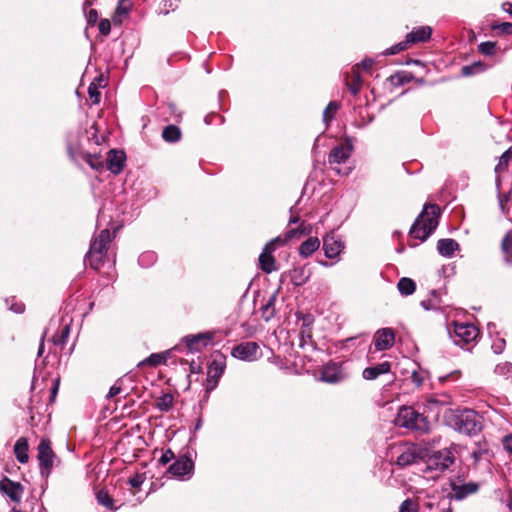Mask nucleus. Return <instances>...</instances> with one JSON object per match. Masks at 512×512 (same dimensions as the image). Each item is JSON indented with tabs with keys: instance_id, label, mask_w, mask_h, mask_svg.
Masks as SVG:
<instances>
[{
	"instance_id": "8",
	"label": "nucleus",
	"mask_w": 512,
	"mask_h": 512,
	"mask_svg": "<svg viewBox=\"0 0 512 512\" xmlns=\"http://www.w3.org/2000/svg\"><path fill=\"white\" fill-rule=\"evenodd\" d=\"M352 150L353 146L346 142L334 147L329 153L328 162L337 174L342 173L337 165L345 163L350 158Z\"/></svg>"
},
{
	"instance_id": "25",
	"label": "nucleus",
	"mask_w": 512,
	"mask_h": 512,
	"mask_svg": "<svg viewBox=\"0 0 512 512\" xmlns=\"http://www.w3.org/2000/svg\"><path fill=\"white\" fill-rule=\"evenodd\" d=\"M320 247V240L317 237H309L298 248V253L303 258L310 257Z\"/></svg>"
},
{
	"instance_id": "37",
	"label": "nucleus",
	"mask_w": 512,
	"mask_h": 512,
	"mask_svg": "<svg viewBox=\"0 0 512 512\" xmlns=\"http://www.w3.org/2000/svg\"><path fill=\"white\" fill-rule=\"evenodd\" d=\"M274 301L275 296H272L268 300V302L261 308V314L265 321H269L275 314Z\"/></svg>"
},
{
	"instance_id": "61",
	"label": "nucleus",
	"mask_w": 512,
	"mask_h": 512,
	"mask_svg": "<svg viewBox=\"0 0 512 512\" xmlns=\"http://www.w3.org/2000/svg\"><path fill=\"white\" fill-rule=\"evenodd\" d=\"M504 446L510 453H512V436L505 437Z\"/></svg>"
},
{
	"instance_id": "24",
	"label": "nucleus",
	"mask_w": 512,
	"mask_h": 512,
	"mask_svg": "<svg viewBox=\"0 0 512 512\" xmlns=\"http://www.w3.org/2000/svg\"><path fill=\"white\" fill-rule=\"evenodd\" d=\"M29 444L28 440L25 437H20L15 445H14V453L16 456V459L22 463L25 464L29 461Z\"/></svg>"
},
{
	"instance_id": "57",
	"label": "nucleus",
	"mask_w": 512,
	"mask_h": 512,
	"mask_svg": "<svg viewBox=\"0 0 512 512\" xmlns=\"http://www.w3.org/2000/svg\"><path fill=\"white\" fill-rule=\"evenodd\" d=\"M373 63L374 62L372 59H365L359 65H357L354 69L358 70V67L361 66L364 70H369L373 66Z\"/></svg>"
},
{
	"instance_id": "33",
	"label": "nucleus",
	"mask_w": 512,
	"mask_h": 512,
	"mask_svg": "<svg viewBox=\"0 0 512 512\" xmlns=\"http://www.w3.org/2000/svg\"><path fill=\"white\" fill-rule=\"evenodd\" d=\"M511 158H512V148H509L499 158V162L495 167V172L501 173V172L506 171Z\"/></svg>"
},
{
	"instance_id": "45",
	"label": "nucleus",
	"mask_w": 512,
	"mask_h": 512,
	"mask_svg": "<svg viewBox=\"0 0 512 512\" xmlns=\"http://www.w3.org/2000/svg\"><path fill=\"white\" fill-rule=\"evenodd\" d=\"M409 43L407 42V40L403 41V42H400L394 46H392L391 48L387 49L385 54L387 55H394V54H397L399 53L400 51H403L407 48V45Z\"/></svg>"
},
{
	"instance_id": "64",
	"label": "nucleus",
	"mask_w": 512,
	"mask_h": 512,
	"mask_svg": "<svg viewBox=\"0 0 512 512\" xmlns=\"http://www.w3.org/2000/svg\"><path fill=\"white\" fill-rule=\"evenodd\" d=\"M508 201V196L507 195H501L499 197V202H500V207L502 209V211H504V203Z\"/></svg>"
},
{
	"instance_id": "48",
	"label": "nucleus",
	"mask_w": 512,
	"mask_h": 512,
	"mask_svg": "<svg viewBox=\"0 0 512 512\" xmlns=\"http://www.w3.org/2000/svg\"><path fill=\"white\" fill-rule=\"evenodd\" d=\"M177 8V4L172 0H164L162 3V7L160 9V13L168 14L170 10H175Z\"/></svg>"
},
{
	"instance_id": "38",
	"label": "nucleus",
	"mask_w": 512,
	"mask_h": 512,
	"mask_svg": "<svg viewBox=\"0 0 512 512\" xmlns=\"http://www.w3.org/2000/svg\"><path fill=\"white\" fill-rule=\"evenodd\" d=\"M420 304L427 311L440 309V303L437 298L436 292H432L431 298L422 300Z\"/></svg>"
},
{
	"instance_id": "54",
	"label": "nucleus",
	"mask_w": 512,
	"mask_h": 512,
	"mask_svg": "<svg viewBox=\"0 0 512 512\" xmlns=\"http://www.w3.org/2000/svg\"><path fill=\"white\" fill-rule=\"evenodd\" d=\"M412 382L417 386H421L424 382V376L421 373L413 372L411 375Z\"/></svg>"
},
{
	"instance_id": "36",
	"label": "nucleus",
	"mask_w": 512,
	"mask_h": 512,
	"mask_svg": "<svg viewBox=\"0 0 512 512\" xmlns=\"http://www.w3.org/2000/svg\"><path fill=\"white\" fill-rule=\"evenodd\" d=\"M339 107V104L335 101H332L327 105L323 112V120L326 124H328L334 118Z\"/></svg>"
},
{
	"instance_id": "55",
	"label": "nucleus",
	"mask_w": 512,
	"mask_h": 512,
	"mask_svg": "<svg viewBox=\"0 0 512 512\" xmlns=\"http://www.w3.org/2000/svg\"><path fill=\"white\" fill-rule=\"evenodd\" d=\"M477 67H480V64H474V65H470V66H464L462 67V74L464 76H470L473 74L474 72V69L477 68Z\"/></svg>"
},
{
	"instance_id": "51",
	"label": "nucleus",
	"mask_w": 512,
	"mask_h": 512,
	"mask_svg": "<svg viewBox=\"0 0 512 512\" xmlns=\"http://www.w3.org/2000/svg\"><path fill=\"white\" fill-rule=\"evenodd\" d=\"M505 348V340L500 338L493 342L492 349L496 354H500L503 352Z\"/></svg>"
},
{
	"instance_id": "20",
	"label": "nucleus",
	"mask_w": 512,
	"mask_h": 512,
	"mask_svg": "<svg viewBox=\"0 0 512 512\" xmlns=\"http://www.w3.org/2000/svg\"><path fill=\"white\" fill-rule=\"evenodd\" d=\"M391 364L388 361H384L372 367H367L363 370L362 376L366 380H374L382 374H386L390 371Z\"/></svg>"
},
{
	"instance_id": "52",
	"label": "nucleus",
	"mask_w": 512,
	"mask_h": 512,
	"mask_svg": "<svg viewBox=\"0 0 512 512\" xmlns=\"http://www.w3.org/2000/svg\"><path fill=\"white\" fill-rule=\"evenodd\" d=\"M173 458H174V453H173L170 449H168V450H166V451L162 454V456H161V458H160V460H159V461H160V463H161V464L166 465V464H167V463H169Z\"/></svg>"
},
{
	"instance_id": "23",
	"label": "nucleus",
	"mask_w": 512,
	"mask_h": 512,
	"mask_svg": "<svg viewBox=\"0 0 512 512\" xmlns=\"http://www.w3.org/2000/svg\"><path fill=\"white\" fill-rule=\"evenodd\" d=\"M459 249V244L454 239H440L437 242V251L441 256L452 257Z\"/></svg>"
},
{
	"instance_id": "60",
	"label": "nucleus",
	"mask_w": 512,
	"mask_h": 512,
	"mask_svg": "<svg viewBox=\"0 0 512 512\" xmlns=\"http://www.w3.org/2000/svg\"><path fill=\"white\" fill-rule=\"evenodd\" d=\"M142 482H143V479H142V477H141V476H139V475H136L135 477H133V478H131V479L129 480L130 485H131L132 487H135V488H136V487H139V486L142 484Z\"/></svg>"
},
{
	"instance_id": "28",
	"label": "nucleus",
	"mask_w": 512,
	"mask_h": 512,
	"mask_svg": "<svg viewBox=\"0 0 512 512\" xmlns=\"http://www.w3.org/2000/svg\"><path fill=\"white\" fill-rule=\"evenodd\" d=\"M417 459V454L414 448L407 447L396 460L397 465L399 466H408L413 464Z\"/></svg>"
},
{
	"instance_id": "41",
	"label": "nucleus",
	"mask_w": 512,
	"mask_h": 512,
	"mask_svg": "<svg viewBox=\"0 0 512 512\" xmlns=\"http://www.w3.org/2000/svg\"><path fill=\"white\" fill-rule=\"evenodd\" d=\"M478 48L483 55L491 56L496 52V43L491 41L482 42Z\"/></svg>"
},
{
	"instance_id": "53",
	"label": "nucleus",
	"mask_w": 512,
	"mask_h": 512,
	"mask_svg": "<svg viewBox=\"0 0 512 512\" xmlns=\"http://www.w3.org/2000/svg\"><path fill=\"white\" fill-rule=\"evenodd\" d=\"M497 28L504 34L512 35V23L510 22L501 23Z\"/></svg>"
},
{
	"instance_id": "62",
	"label": "nucleus",
	"mask_w": 512,
	"mask_h": 512,
	"mask_svg": "<svg viewBox=\"0 0 512 512\" xmlns=\"http://www.w3.org/2000/svg\"><path fill=\"white\" fill-rule=\"evenodd\" d=\"M16 313H22L24 311V305L22 303H17L10 307Z\"/></svg>"
},
{
	"instance_id": "63",
	"label": "nucleus",
	"mask_w": 512,
	"mask_h": 512,
	"mask_svg": "<svg viewBox=\"0 0 512 512\" xmlns=\"http://www.w3.org/2000/svg\"><path fill=\"white\" fill-rule=\"evenodd\" d=\"M503 9L505 12H507L508 14L512 15V3L511 2H506L503 4Z\"/></svg>"
},
{
	"instance_id": "44",
	"label": "nucleus",
	"mask_w": 512,
	"mask_h": 512,
	"mask_svg": "<svg viewBox=\"0 0 512 512\" xmlns=\"http://www.w3.org/2000/svg\"><path fill=\"white\" fill-rule=\"evenodd\" d=\"M88 94L93 104H98L100 101V92L97 85L92 82L88 87Z\"/></svg>"
},
{
	"instance_id": "47",
	"label": "nucleus",
	"mask_w": 512,
	"mask_h": 512,
	"mask_svg": "<svg viewBox=\"0 0 512 512\" xmlns=\"http://www.w3.org/2000/svg\"><path fill=\"white\" fill-rule=\"evenodd\" d=\"M503 251L512 258V236L507 235L502 242Z\"/></svg>"
},
{
	"instance_id": "58",
	"label": "nucleus",
	"mask_w": 512,
	"mask_h": 512,
	"mask_svg": "<svg viewBox=\"0 0 512 512\" xmlns=\"http://www.w3.org/2000/svg\"><path fill=\"white\" fill-rule=\"evenodd\" d=\"M68 335H69V327L67 325H65L61 331L60 339L55 340V343H57V344L63 343L65 341V339L68 337Z\"/></svg>"
},
{
	"instance_id": "40",
	"label": "nucleus",
	"mask_w": 512,
	"mask_h": 512,
	"mask_svg": "<svg viewBox=\"0 0 512 512\" xmlns=\"http://www.w3.org/2000/svg\"><path fill=\"white\" fill-rule=\"evenodd\" d=\"M156 261V255L153 252L142 253L138 258V263L142 267H149Z\"/></svg>"
},
{
	"instance_id": "43",
	"label": "nucleus",
	"mask_w": 512,
	"mask_h": 512,
	"mask_svg": "<svg viewBox=\"0 0 512 512\" xmlns=\"http://www.w3.org/2000/svg\"><path fill=\"white\" fill-rule=\"evenodd\" d=\"M418 504L412 499H406L402 502L399 512H417Z\"/></svg>"
},
{
	"instance_id": "34",
	"label": "nucleus",
	"mask_w": 512,
	"mask_h": 512,
	"mask_svg": "<svg viewBox=\"0 0 512 512\" xmlns=\"http://www.w3.org/2000/svg\"><path fill=\"white\" fill-rule=\"evenodd\" d=\"M173 406V396L171 394H164L160 398H158L156 402V407L160 411H168Z\"/></svg>"
},
{
	"instance_id": "16",
	"label": "nucleus",
	"mask_w": 512,
	"mask_h": 512,
	"mask_svg": "<svg viewBox=\"0 0 512 512\" xmlns=\"http://www.w3.org/2000/svg\"><path fill=\"white\" fill-rule=\"evenodd\" d=\"M343 379L341 367L337 363L326 364L321 371V380L327 383H337Z\"/></svg>"
},
{
	"instance_id": "10",
	"label": "nucleus",
	"mask_w": 512,
	"mask_h": 512,
	"mask_svg": "<svg viewBox=\"0 0 512 512\" xmlns=\"http://www.w3.org/2000/svg\"><path fill=\"white\" fill-rule=\"evenodd\" d=\"M344 249V243L335 234L329 233L323 238L325 256L330 259L338 257Z\"/></svg>"
},
{
	"instance_id": "30",
	"label": "nucleus",
	"mask_w": 512,
	"mask_h": 512,
	"mask_svg": "<svg viewBox=\"0 0 512 512\" xmlns=\"http://www.w3.org/2000/svg\"><path fill=\"white\" fill-rule=\"evenodd\" d=\"M422 405L425 412H431L437 415L440 412L441 406L444 405V402L437 397H429L423 401Z\"/></svg>"
},
{
	"instance_id": "1",
	"label": "nucleus",
	"mask_w": 512,
	"mask_h": 512,
	"mask_svg": "<svg viewBox=\"0 0 512 512\" xmlns=\"http://www.w3.org/2000/svg\"><path fill=\"white\" fill-rule=\"evenodd\" d=\"M449 425L460 433L473 435L481 430V417L471 409H449L445 415Z\"/></svg>"
},
{
	"instance_id": "4",
	"label": "nucleus",
	"mask_w": 512,
	"mask_h": 512,
	"mask_svg": "<svg viewBox=\"0 0 512 512\" xmlns=\"http://www.w3.org/2000/svg\"><path fill=\"white\" fill-rule=\"evenodd\" d=\"M110 241L111 233L108 229L102 230L92 241L90 249L86 255V259L93 269L98 270L102 266L104 256L107 252V246Z\"/></svg>"
},
{
	"instance_id": "15",
	"label": "nucleus",
	"mask_w": 512,
	"mask_h": 512,
	"mask_svg": "<svg viewBox=\"0 0 512 512\" xmlns=\"http://www.w3.org/2000/svg\"><path fill=\"white\" fill-rule=\"evenodd\" d=\"M232 356L244 360L252 361L256 354V343L255 342H244L235 346L231 352Z\"/></svg>"
},
{
	"instance_id": "17",
	"label": "nucleus",
	"mask_w": 512,
	"mask_h": 512,
	"mask_svg": "<svg viewBox=\"0 0 512 512\" xmlns=\"http://www.w3.org/2000/svg\"><path fill=\"white\" fill-rule=\"evenodd\" d=\"M0 490L5 493L12 501L19 502L22 495V488L19 483L11 481L5 477L0 481Z\"/></svg>"
},
{
	"instance_id": "13",
	"label": "nucleus",
	"mask_w": 512,
	"mask_h": 512,
	"mask_svg": "<svg viewBox=\"0 0 512 512\" xmlns=\"http://www.w3.org/2000/svg\"><path fill=\"white\" fill-rule=\"evenodd\" d=\"M193 469V461L188 456H181L169 467V472L177 478H182L185 475L191 476Z\"/></svg>"
},
{
	"instance_id": "22",
	"label": "nucleus",
	"mask_w": 512,
	"mask_h": 512,
	"mask_svg": "<svg viewBox=\"0 0 512 512\" xmlns=\"http://www.w3.org/2000/svg\"><path fill=\"white\" fill-rule=\"evenodd\" d=\"M224 363L220 360H213L210 365L208 366L207 371V379L210 384H213V387L216 386L219 378L224 372Z\"/></svg>"
},
{
	"instance_id": "29",
	"label": "nucleus",
	"mask_w": 512,
	"mask_h": 512,
	"mask_svg": "<svg viewBox=\"0 0 512 512\" xmlns=\"http://www.w3.org/2000/svg\"><path fill=\"white\" fill-rule=\"evenodd\" d=\"M162 138L169 143L177 142L181 138V131L175 125H168L162 131Z\"/></svg>"
},
{
	"instance_id": "39",
	"label": "nucleus",
	"mask_w": 512,
	"mask_h": 512,
	"mask_svg": "<svg viewBox=\"0 0 512 512\" xmlns=\"http://www.w3.org/2000/svg\"><path fill=\"white\" fill-rule=\"evenodd\" d=\"M97 501L99 504H101L102 506L110 509V510H113L114 507H113V499L112 497L105 491L101 490L97 493Z\"/></svg>"
},
{
	"instance_id": "42",
	"label": "nucleus",
	"mask_w": 512,
	"mask_h": 512,
	"mask_svg": "<svg viewBox=\"0 0 512 512\" xmlns=\"http://www.w3.org/2000/svg\"><path fill=\"white\" fill-rule=\"evenodd\" d=\"M495 373L500 376H504V377L511 376L512 375V363L505 362V363L498 364L495 367Z\"/></svg>"
},
{
	"instance_id": "50",
	"label": "nucleus",
	"mask_w": 512,
	"mask_h": 512,
	"mask_svg": "<svg viewBox=\"0 0 512 512\" xmlns=\"http://www.w3.org/2000/svg\"><path fill=\"white\" fill-rule=\"evenodd\" d=\"M297 228L302 236H309L312 233V226L309 223L301 222Z\"/></svg>"
},
{
	"instance_id": "11",
	"label": "nucleus",
	"mask_w": 512,
	"mask_h": 512,
	"mask_svg": "<svg viewBox=\"0 0 512 512\" xmlns=\"http://www.w3.org/2000/svg\"><path fill=\"white\" fill-rule=\"evenodd\" d=\"M212 340V334L209 332L198 333L195 335H188L183 338L186 347L191 352H199L202 348L206 347Z\"/></svg>"
},
{
	"instance_id": "49",
	"label": "nucleus",
	"mask_w": 512,
	"mask_h": 512,
	"mask_svg": "<svg viewBox=\"0 0 512 512\" xmlns=\"http://www.w3.org/2000/svg\"><path fill=\"white\" fill-rule=\"evenodd\" d=\"M99 31L103 35H108L111 31V23L108 19H102L99 22Z\"/></svg>"
},
{
	"instance_id": "31",
	"label": "nucleus",
	"mask_w": 512,
	"mask_h": 512,
	"mask_svg": "<svg viewBox=\"0 0 512 512\" xmlns=\"http://www.w3.org/2000/svg\"><path fill=\"white\" fill-rule=\"evenodd\" d=\"M361 76L357 69H353L351 77L347 80L349 91L353 95H357L361 88Z\"/></svg>"
},
{
	"instance_id": "9",
	"label": "nucleus",
	"mask_w": 512,
	"mask_h": 512,
	"mask_svg": "<svg viewBox=\"0 0 512 512\" xmlns=\"http://www.w3.org/2000/svg\"><path fill=\"white\" fill-rule=\"evenodd\" d=\"M454 337L457 344H468L473 342L479 335L478 329L469 323H455Z\"/></svg>"
},
{
	"instance_id": "32",
	"label": "nucleus",
	"mask_w": 512,
	"mask_h": 512,
	"mask_svg": "<svg viewBox=\"0 0 512 512\" xmlns=\"http://www.w3.org/2000/svg\"><path fill=\"white\" fill-rule=\"evenodd\" d=\"M397 287L402 295L408 296L415 291L416 284L412 279L403 277L399 280Z\"/></svg>"
},
{
	"instance_id": "19",
	"label": "nucleus",
	"mask_w": 512,
	"mask_h": 512,
	"mask_svg": "<svg viewBox=\"0 0 512 512\" xmlns=\"http://www.w3.org/2000/svg\"><path fill=\"white\" fill-rule=\"evenodd\" d=\"M311 270L307 266L294 267L290 272V280L295 286L304 285L311 277Z\"/></svg>"
},
{
	"instance_id": "27",
	"label": "nucleus",
	"mask_w": 512,
	"mask_h": 512,
	"mask_svg": "<svg viewBox=\"0 0 512 512\" xmlns=\"http://www.w3.org/2000/svg\"><path fill=\"white\" fill-rule=\"evenodd\" d=\"M131 8L132 4L129 0H119L115 10L113 21L115 23H121L123 18H125L128 15Z\"/></svg>"
},
{
	"instance_id": "6",
	"label": "nucleus",
	"mask_w": 512,
	"mask_h": 512,
	"mask_svg": "<svg viewBox=\"0 0 512 512\" xmlns=\"http://www.w3.org/2000/svg\"><path fill=\"white\" fill-rule=\"evenodd\" d=\"M67 153L69 158L79 166L83 163L88 164L94 170H101L103 168V160L97 154H90L83 152L80 149L77 141L69 140L67 143Z\"/></svg>"
},
{
	"instance_id": "12",
	"label": "nucleus",
	"mask_w": 512,
	"mask_h": 512,
	"mask_svg": "<svg viewBox=\"0 0 512 512\" xmlns=\"http://www.w3.org/2000/svg\"><path fill=\"white\" fill-rule=\"evenodd\" d=\"M395 342V334L391 328L379 329L374 335L375 348L378 351L390 349Z\"/></svg>"
},
{
	"instance_id": "56",
	"label": "nucleus",
	"mask_w": 512,
	"mask_h": 512,
	"mask_svg": "<svg viewBox=\"0 0 512 512\" xmlns=\"http://www.w3.org/2000/svg\"><path fill=\"white\" fill-rule=\"evenodd\" d=\"M121 392V387L115 383L109 390L107 397L112 398Z\"/></svg>"
},
{
	"instance_id": "7",
	"label": "nucleus",
	"mask_w": 512,
	"mask_h": 512,
	"mask_svg": "<svg viewBox=\"0 0 512 512\" xmlns=\"http://www.w3.org/2000/svg\"><path fill=\"white\" fill-rule=\"evenodd\" d=\"M277 242H280V240L272 239L271 241H269L264 246L261 254L258 256V266L263 272L267 274L279 270V264L277 263L274 257L275 250L277 249V247H280V245Z\"/></svg>"
},
{
	"instance_id": "21",
	"label": "nucleus",
	"mask_w": 512,
	"mask_h": 512,
	"mask_svg": "<svg viewBox=\"0 0 512 512\" xmlns=\"http://www.w3.org/2000/svg\"><path fill=\"white\" fill-rule=\"evenodd\" d=\"M433 461L437 468L445 470L453 464L454 456L450 450L443 449L434 454Z\"/></svg>"
},
{
	"instance_id": "46",
	"label": "nucleus",
	"mask_w": 512,
	"mask_h": 512,
	"mask_svg": "<svg viewBox=\"0 0 512 512\" xmlns=\"http://www.w3.org/2000/svg\"><path fill=\"white\" fill-rule=\"evenodd\" d=\"M476 490H477V486L475 484H469V485L459 488V490L456 492V495L458 498H462L469 493L475 492Z\"/></svg>"
},
{
	"instance_id": "3",
	"label": "nucleus",
	"mask_w": 512,
	"mask_h": 512,
	"mask_svg": "<svg viewBox=\"0 0 512 512\" xmlns=\"http://www.w3.org/2000/svg\"><path fill=\"white\" fill-rule=\"evenodd\" d=\"M37 460L39 463L40 474L48 479L53 468L60 465V459L51 447V441L48 438H42L37 446Z\"/></svg>"
},
{
	"instance_id": "5",
	"label": "nucleus",
	"mask_w": 512,
	"mask_h": 512,
	"mask_svg": "<svg viewBox=\"0 0 512 512\" xmlns=\"http://www.w3.org/2000/svg\"><path fill=\"white\" fill-rule=\"evenodd\" d=\"M395 421L397 425L408 429L419 431L428 430V421L426 417L414 410L412 407H401Z\"/></svg>"
},
{
	"instance_id": "18",
	"label": "nucleus",
	"mask_w": 512,
	"mask_h": 512,
	"mask_svg": "<svg viewBox=\"0 0 512 512\" xmlns=\"http://www.w3.org/2000/svg\"><path fill=\"white\" fill-rule=\"evenodd\" d=\"M431 34L432 28L430 26H420L414 28L410 33H408L406 35V40L409 44L426 42L430 39Z\"/></svg>"
},
{
	"instance_id": "26",
	"label": "nucleus",
	"mask_w": 512,
	"mask_h": 512,
	"mask_svg": "<svg viewBox=\"0 0 512 512\" xmlns=\"http://www.w3.org/2000/svg\"><path fill=\"white\" fill-rule=\"evenodd\" d=\"M170 354L169 351L163 352V353H153L149 357L145 358L143 361H141L138 366H144L149 365L152 367H156L158 365L164 364L167 361L168 355Z\"/></svg>"
},
{
	"instance_id": "14",
	"label": "nucleus",
	"mask_w": 512,
	"mask_h": 512,
	"mask_svg": "<svg viewBox=\"0 0 512 512\" xmlns=\"http://www.w3.org/2000/svg\"><path fill=\"white\" fill-rule=\"evenodd\" d=\"M126 155L120 150H110L106 159L107 168L113 174H119L124 167Z\"/></svg>"
},
{
	"instance_id": "59",
	"label": "nucleus",
	"mask_w": 512,
	"mask_h": 512,
	"mask_svg": "<svg viewBox=\"0 0 512 512\" xmlns=\"http://www.w3.org/2000/svg\"><path fill=\"white\" fill-rule=\"evenodd\" d=\"M98 18V13L95 9H90L87 13V19L89 23H95Z\"/></svg>"
},
{
	"instance_id": "35",
	"label": "nucleus",
	"mask_w": 512,
	"mask_h": 512,
	"mask_svg": "<svg viewBox=\"0 0 512 512\" xmlns=\"http://www.w3.org/2000/svg\"><path fill=\"white\" fill-rule=\"evenodd\" d=\"M300 237H302V235H300L298 228H292V229L287 230L283 236H278L275 239H279L280 242H277V243L280 246H284L290 240L299 239Z\"/></svg>"
},
{
	"instance_id": "2",
	"label": "nucleus",
	"mask_w": 512,
	"mask_h": 512,
	"mask_svg": "<svg viewBox=\"0 0 512 512\" xmlns=\"http://www.w3.org/2000/svg\"><path fill=\"white\" fill-rule=\"evenodd\" d=\"M440 209L437 205H425L422 213L418 216L410 229V235L420 241H425L438 225Z\"/></svg>"
}]
</instances>
